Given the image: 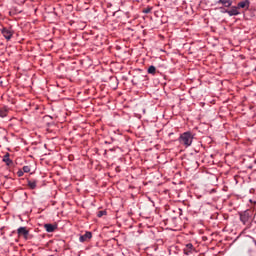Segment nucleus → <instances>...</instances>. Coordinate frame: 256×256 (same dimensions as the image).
I'll return each instance as SVG.
<instances>
[{"label":"nucleus","instance_id":"9","mask_svg":"<svg viewBox=\"0 0 256 256\" xmlns=\"http://www.w3.org/2000/svg\"><path fill=\"white\" fill-rule=\"evenodd\" d=\"M218 3L224 7H231L233 5V0H218Z\"/></svg>","mask_w":256,"mask_h":256},{"label":"nucleus","instance_id":"19","mask_svg":"<svg viewBox=\"0 0 256 256\" xmlns=\"http://www.w3.org/2000/svg\"><path fill=\"white\" fill-rule=\"evenodd\" d=\"M220 9H221V13H228L229 14V10L228 9H225L223 7H221Z\"/></svg>","mask_w":256,"mask_h":256},{"label":"nucleus","instance_id":"8","mask_svg":"<svg viewBox=\"0 0 256 256\" xmlns=\"http://www.w3.org/2000/svg\"><path fill=\"white\" fill-rule=\"evenodd\" d=\"M44 228L47 233H53L57 229V224H45Z\"/></svg>","mask_w":256,"mask_h":256},{"label":"nucleus","instance_id":"13","mask_svg":"<svg viewBox=\"0 0 256 256\" xmlns=\"http://www.w3.org/2000/svg\"><path fill=\"white\" fill-rule=\"evenodd\" d=\"M7 113H8L7 107H4V108H1V109H0V117H1L2 119H4V117L7 116Z\"/></svg>","mask_w":256,"mask_h":256},{"label":"nucleus","instance_id":"12","mask_svg":"<svg viewBox=\"0 0 256 256\" xmlns=\"http://www.w3.org/2000/svg\"><path fill=\"white\" fill-rule=\"evenodd\" d=\"M28 187L30 189H37V180H28Z\"/></svg>","mask_w":256,"mask_h":256},{"label":"nucleus","instance_id":"3","mask_svg":"<svg viewBox=\"0 0 256 256\" xmlns=\"http://www.w3.org/2000/svg\"><path fill=\"white\" fill-rule=\"evenodd\" d=\"M17 233L18 235H22V237L27 241V239H29V230H27V227H19L17 229Z\"/></svg>","mask_w":256,"mask_h":256},{"label":"nucleus","instance_id":"4","mask_svg":"<svg viewBox=\"0 0 256 256\" xmlns=\"http://www.w3.org/2000/svg\"><path fill=\"white\" fill-rule=\"evenodd\" d=\"M2 35L7 41H11V38L13 37V30H11V28H3Z\"/></svg>","mask_w":256,"mask_h":256},{"label":"nucleus","instance_id":"6","mask_svg":"<svg viewBox=\"0 0 256 256\" xmlns=\"http://www.w3.org/2000/svg\"><path fill=\"white\" fill-rule=\"evenodd\" d=\"M194 249L195 247H193L192 243L186 244L184 248V255H191Z\"/></svg>","mask_w":256,"mask_h":256},{"label":"nucleus","instance_id":"1","mask_svg":"<svg viewBox=\"0 0 256 256\" xmlns=\"http://www.w3.org/2000/svg\"><path fill=\"white\" fill-rule=\"evenodd\" d=\"M194 137L195 136L191 133V131H187L180 134L178 141L180 145H183L184 147H191V145H193Z\"/></svg>","mask_w":256,"mask_h":256},{"label":"nucleus","instance_id":"14","mask_svg":"<svg viewBox=\"0 0 256 256\" xmlns=\"http://www.w3.org/2000/svg\"><path fill=\"white\" fill-rule=\"evenodd\" d=\"M148 73H149V75H155V73H157V68L155 66L151 65L148 68Z\"/></svg>","mask_w":256,"mask_h":256},{"label":"nucleus","instance_id":"10","mask_svg":"<svg viewBox=\"0 0 256 256\" xmlns=\"http://www.w3.org/2000/svg\"><path fill=\"white\" fill-rule=\"evenodd\" d=\"M236 7L237 9H245V7H249V0L239 2Z\"/></svg>","mask_w":256,"mask_h":256},{"label":"nucleus","instance_id":"11","mask_svg":"<svg viewBox=\"0 0 256 256\" xmlns=\"http://www.w3.org/2000/svg\"><path fill=\"white\" fill-rule=\"evenodd\" d=\"M3 162L6 163V165L9 167L10 165H13V160L9 159V153H6L3 157Z\"/></svg>","mask_w":256,"mask_h":256},{"label":"nucleus","instance_id":"5","mask_svg":"<svg viewBox=\"0 0 256 256\" xmlns=\"http://www.w3.org/2000/svg\"><path fill=\"white\" fill-rule=\"evenodd\" d=\"M91 237H93V234L91 232H86L85 234L80 235L79 241L80 243H85V241H89Z\"/></svg>","mask_w":256,"mask_h":256},{"label":"nucleus","instance_id":"17","mask_svg":"<svg viewBox=\"0 0 256 256\" xmlns=\"http://www.w3.org/2000/svg\"><path fill=\"white\" fill-rule=\"evenodd\" d=\"M17 175L18 177H23V175H25V172L23 170H18Z\"/></svg>","mask_w":256,"mask_h":256},{"label":"nucleus","instance_id":"16","mask_svg":"<svg viewBox=\"0 0 256 256\" xmlns=\"http://www.w3.org/2000/svg\"><path fill=\"white\" fill-rule=\"evenodd\" d=\"M103 215H107V211L105 210L98 211L97 217H103Z\"/></svg>","mask_w":256,"mask_h":256},{"label":"nucleus","instance_id":"15","mask_svg":"<svg viewBox=\"0 0 256 256\" xmlns=\"http://www.w3.org/2000/svg\"><path fill=\"white\" fill-rule=\"evenodd\" d=\"M22 171H23L24 173H30L31 167H29V166H23Z\"/></svg>","mask_w":256,"mask_h":256},{"label":"nucleus","instance_id":"2","mask_svg":"<svg viewBox=\"0 0 256 256\" xmlns=\"http://www.w3.org/2000/svg\"><path fill=\"white\" fill-rule=\"evenodd\" d=\"M239 215L241 223H243V225H247V223H249V219H251V211L246 210L244 212L239 213Z\"/></svg>","mask_w":256,"mask_h":256},{"label":"nucleus","instance_id":"7","mask_svg":"<svg viewBox=\"0 0 256 256\" xmlns=\"http://www.w3.org/2000/svg\"><path fill=\"white\" fill-rule=\"evenodd\" d=\"M229 17H235L237 15H240V12L237 8V6H232L230 10H228Z\"/></svg>","mask_w":256,"mask_h":256},{"label":"nucleus","instance_id":"18","mask_svg":"<svg viewBox=\"0 0 256 256\" xmlns=\"http://www.w3.org/2000/svg\"><path fill=\"white\" fill-rule=\"evenodd\" d=\"M143 13H145V14L151 13V8H146V9H144V10H143Z\"/></svg>","mask_w":256,"mask_h":256}]
</instances>
